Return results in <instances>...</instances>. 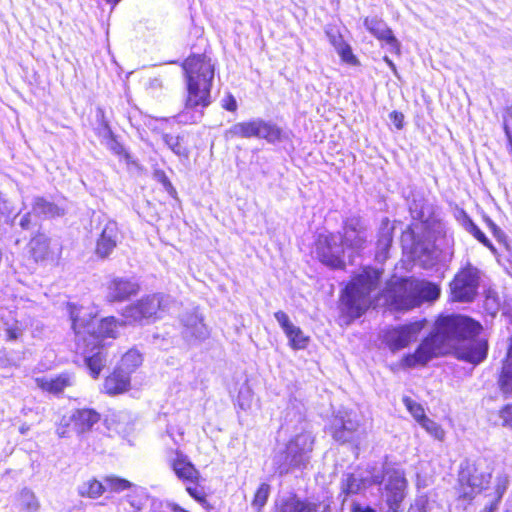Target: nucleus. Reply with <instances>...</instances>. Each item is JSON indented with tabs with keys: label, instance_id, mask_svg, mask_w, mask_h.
I'll return each mask as SVG.
<instances>
[{
	"label": "nucleus",
	"instance_id": "nucleus-1",
	"mask_svg": "<svg viewBox=\"0 0 512 512\" xmlns=\"http://www.w3.org/2000/svg\"><path fill=\"white\" fill-rule=\"evenodd\" d=\"M482 326L473 319L462 315L440 317L434 331L426 337L414 353L402 359V365L408 368L424 366L434 357L455 350L457 357L472 364H479L487 356L488 345L484 339L477 338Z\"/></svg>",
	"mask_w": 512,
	"mask_h": 512
},
{
	"label": "nucleus",
	"instance_id": "nucleus-2",
	"mask_svg": "<svg viewBox=\"0 0 512 512\" xmlns=\"http://www.w3.org/2000/svg\"><path fill=\"white\" fill-rule=\"evenodd\" d=\"M293 423L295 435L290 438L285 449L276 451L272 458L274 469L280 475L288 473L292 468L305 467L312 452L313 437L307 431V423L302 414L294 409L286 413L283 427L289 430Z\"/></svg>",
	"mask_w": 512,
	"mask_h": 512
},
{
	"label": "nucleus",
	"instance_id": "nucleus-3",
	"mask_svg": "<svg viewBox=\"0 0 512 512\" xmlns=\"http://www.w3.org/2000/svg\"><path fill=\"white\" fill-rule=\"evenodd\" d=\"M440 287L427 280L393 277L383 292L388 306L394 310L407 311L433 302L440 296Z\"/></svg>",
	"mask_w": 512,
	"mask_h": 512
},
{
	"label": "nucleus",
	"instance_id": "nucleus-4",
	"mask_svg": "<svg viewBox=\"0 0 512 512\" xmlns=\"http://www.w3.org/2000/svg\"><path fill=\"white\" fill-rule=\"evenodd\" d=\"M187 97L186 109L206 108L211 104V87L214 65L206 55H193L183 63Z\"/></svg>",
	"mask_w": 512,
	"mask_h": 512
},
{
	"label": "nucleus",
	"instance_id": "nucleus-5",
	"mask_svg": "<svg viewBox=\"0 0 512 512\" xmlns=\"http://www.w3.org/2000/svg\"><path fill=\"white\" fill-rule=\"evenodd\" d=\"M381 272L373 268H364L346 286L342 296V305L352 318L360 317L370 306V293L376 289Z\"/></svg>",
	"mask_w": 512,
	"mask_h": 512
},
{
	"label": "nucleus",
	"instance_id": "nucleus-6",
	"mask_svg": "<svg viewBox=\"0 0 512 512\" xmlns=\"http://www.w3.org/2000/svg\"><path fill=\"white\" fill-rule=\"evenodd\" d=\"M72 320V328L76 334L78 341H83L90 344L98 345L100 339L116 338L118 335V328L122 326L115 317L103 318L95 330V320L91 313L83 308H72L70 311Z\"/></svg>",
	"mask_w": 512,
	"mask_h": 512
},
{
	"label": "nucleus",
	"instance_id": "nucleus-7",
	"mask_svg": "<svg viewBox=\"0 0 512 512\" xmlns=\"http://www.w3.org/2000/svg\"><path fill=\"white\" fill-rule=\"evenodd\" d=\"M171 298L163 294H152L142 297L123 309L122 316L126 323L132 324L145 319L162 317L171 304Z\"/></svg>",
	"mask_w": 512,
	"mask_h": 512
},
{
	"label": "nucleus",
	"instance_id": "nucleus-8",
	"mask_svg": "<svg viewBox=\"0 0 512 512\" xmlns=\"http://www.w3.org/2000/svg\"><path fill=\"white\" fill-rule=\"evenodd\" d=\"M481 278L478 268L467 265L462 268L450 283L451 296L454 301L470 302L477 295Z\"/></svg>",
	"mask_w": 512,
	"mask_h": 512
},
{
	"label": "nucleus",
	"instance_id": "nucleus-9",
	"mask_svg": "<svg viewBox=\"0 0 512 512\" xmlns=\"http://www.w3.org/2000/svg\"><path fill=\"white\" fill-rule=\"evenodd\" d=\"M316 255L326 266L342 268L344 266V248L341 244V235L320 234L316 241Z\"/></svg>",
	"mask_w": 512,
	"mask_h": 512
},
{
	"label": "nucleus",
	"instance_id": "nucleus-10",
	"mask_svg": "<svg viewBox=\"0 0 512 512\" xmlns=\"http://www.w3.org/2000/svg\"><path fill=\"white\" fill-rule=\"evenodd\" d=\"M179 319L181 334L189 344L202 342L209 337V329L204 323L203 315L197 308L185 311Z\"/></svg>",
	"mask_w": 512,
	"mask_h": 512
},
{
	"label": "nucleus",
	"instance_id": "nucleus-11",
	"mask_svg": "<svg viewBox=\"0 0 512 512\" xmlns=\"http://www.w3.org/2000/svg\"><path fill=\"white\" fill-rule=\"evenodd\" d=\"M425 321H416L385 331L383 340L391 351L401 350L417 340Z\"/></svg>",
	"mask_w": 512,
	"mask_h": 512
},
{
	"label": "nucleus",
	"instance_id": "nucleus-12",
	"mask_svg": "<svg viewBox=\"0 0 512 512\" xmlns=\"http://www.w3.org/2000/svg\"><path fill=\"white\" fill-rule=\"evenodd\" d=\"M491 480V472L481 469L480 465L466 464L459 473V482L464 495L471 497L472 493L481 491Z\"/></svg>",
	"mask_w": 512,
	"mask_h": 512
},
{
	"label": "nucleus",
	"instance_id": "nucleus-13",
	"mask_svg": "<svg viewBox=\"0 0 512 512\" xmlns=\"http://www.w3.org/2000/svg\"><path fill=\"white\" fill-rule=\"evenodd\" d=\"M344 234L341 235L343 248L359 251L367 242V231L362 220L358 216L349 217L344 223Z\"/></svg>",
	"mask_w": 512,
	"mask_h": 512
},
{
	"label": "nucleus",
	"instance_id": "nucleus-14",
	"mask_svg": "<svg viewBox=\"0 0 512 512\" xmlns=\"http://www.w3.org/2000/svg\"><path fill=\"white\" fill-rule=\"evenodd\" d=\"M386 477V502L392 512H397L400 503L405 497L407 482L403 472L396 469L388 470Z\"/></svg>",
	"mask_w": 512,
	"mask_h": 512
},
{
	"label": "nucleus",
	"instance_id": "nucleus-15",
	"mask_svg": "<svg viewBox=\"0 0 512 512\" xmlns=\"http://www.w3.org/2000/svg\"><path fill=\"white\" fill-rule=\"evenodd\" d=\"M167 458L179 479L189 483H196L198 481L200 477L198 470L179 449H170L167 453Z\"/></svg>",
	"mask_w": 512,
	"mask_h": 512
},
{
	"label": "nucleus",
	"instance_id": "nucleus-16",
	"mask_svg": "<svg viewBox=\"0 0 512 512\" xmlns=\"http://www.w3.org/2000/svg\"><path fill=\"white\" fill-rule=\"evenodd\" d=\"M333 436L337 441L347 442L353 439L359 427L358 415L354 411L340 410L334 420Z\"/></svg>",
	"mask_w": 512,
	"mask_h": 512
},
{
	"label": "nucleus",
	"instance_id": "nucleus-17",
	"mask_svg": "<svg viewBox=\"0 0 512 512\" xmlns=\"http://www.w3.org/2000/svg\"><path fill=\"white\" fill-rule=\"evenodd\" d=\"M365 28L379 41L384 42L393 53H399L400 44L388 25L378 17H366L363 21Z\"/></svg>",
	"mask_w": 512,
	"mask_h": 512
},
{
	"label": "nucleus",
	"instance_id": "nucleus-18",
	"mask_svg": "<svg viewBox=\"0 0 512 512\" xmlns=\"http://www.w3.org/2000/svg\"><path fill=\"white\" fill-rule=\"evenodd\" d=\"M274 316L288 338L290 347L295 350L305 349L309 337L304 334L301 328L294 325L283 311H277Z\"/></svg>",
	"mask_w": 512,
	"mask_h": 512
},
{
	"label": "nucleus",
	"instance_id": "nucleus-19",
	"mask_svg": "<svg viewBox=\"0 0 512 512\" xmlns=\"http://www.w3.org/2000/svg\"><path fill=\"white\" fill-rule=\"evenodd\" d=\"M138 291L139 285L136 281L129 278H114L107 285V299L110 302L124 301L136 295Z\"/></svg>",
	"mask_w": 512,
	"mask_h": 512
},
{
	"label": "nucleus",
	"instance_id": "nucleus-20",
	"mask_svg": "<svg viewBox=\"0 0 512 512\" xmlns=\"http://www.w3.org/2000/svg\"><path fill=\"white\" fill-rule=\"evenodd\" d=\"M119 238L117 223L107 221L102 228L99 238L96 242V254L99 257H107L116 247Z\"/></svg>",
	"mask_w": 512,
	"mask_h": 512
},
{
	"label": "nucleus",
	"instance_id": "nucleus-21",
	"mask_svg": "<svg viewBox=\"0 0 512 512\" xmlns=\"http://www.w3.org/2000/svg\"><path fill=\"white\" fill-rule=\"evenodd\" d=\"M320 508V504L301 500L296 495L290 494L278 500L275 512H322Z\"/></svg>",
	"mask_w": 512,
	"mask_h": 512
},
{
	"label": "nucleus",
	"instance_id": "nucleus-22",
	"mask_svg": "<svg viewBox=\"0 0 512 512\" xmlns=\"http://www.w3.org/2000/svg\"><path fill=\"white\" fill-rule=\"evenodd\" d=\"M129 387L130 376L118 368L105 379L103 384L104 392L109 395L124 393L129 389Z\"/></svg>",
	"mask_w": 512,
	"mask_h": 512
},
{
	"label": "nucleus",
	"instance_id": "nucleus-23",
	"mask_svg": "<svg viewBox=\"0 0 512 512\" xmlns=\"http://www.w3.org/2000/svg\"><path fill=\"white\" fill-rule=\"evenodd\" d=\"M35 382L42 390L57 394L73 384V377L68 373H62L54 378L38 377Z\"/></svg>",
	"mask_w": 512,
	"mask_h": 512
},
{
	"label": "nucleus",
	"instance_id": "nucleus-24",
	"mask_svg": "<svg viewBox=\"0 0 512 512\" xmlns=\"http://www.w3.org/2000/svg\"><path fill=\"white\" fill-rule=\"evenodd\" d=\"M393 240V226L388 219L382 222V227L377 240L375 258L378 262H384L388 258V252Z\"/></svg>",
	"mask_w": 512,
	"mask_h": 512
},
{
	"label": "nucleus",
	"instance_id": "nucleus-25",
	"mask_svg": "<svg viewBox=\"0 0 512 512\" xmlns=\"http://www.w3.org/2000/svg\"><path fill=\"white\" fill-rule=\"evenodd\" d=\"M258 134V118H256L232 125L225 131L224 137L226 140H232L235 138H258Z\"/></svg>",
	"mask_w": 512,
	"mask_h": 512
},
{
	"label": "nucleus",
	"instance_id": "nucleus-26",
	"mask_svg": "<svg viewBox=\"0 0 512 512\" xmlns=\"http://www.w3.org/2000/svg\"><path fill=\"white\" fill-rule=\"evenodd\" d=\"M32 212L39 217L54 218L63 216L65 207L51 202L44 197H35L32 203Z\"/></svg>",
	"mask_w": 512,
	"mask_h": 512
},
{
	"label": "nucleus",
	"instance_id": "nucleus-27",
	"mask_svg": "<svg viewBox=\"0 0 512 512\" xmlns=\"http://www.w3.org/2000/svg\"><path fill=\"white\" fill-rule=\"evenodd\" d=\"M326 35L344 62L348 64L356 63V57L353 55L350 45L344 41L343 36L337 30L332 28L326 29Z\"/></svg>",
	"mask_w": 512,
	"mask_h": 512
},
{
	"label": "nucleus",
	"instance_id": "nucleus-28",
	"mask_svg": "<svg viewBox=\"0 0 512 512\" xmlns=\"http://www.w3.org/2000/svg\"><path fill=\"white\" fill-rule=\"evenodd\" d=\"M74 430L77 433H84L90 430L100 420V415L93 409H78L73 413Z\"/></svg>",
	"mask_w": 512,
	"mask_h": 512
},
{
	"label": "nucleus",
	"instance_id": "nucleus-29",
	"mask_svg": "<svg viewBox=\"0 0 512 512\" xmlns=\"http://www.w3.org/2000/svg\"><path fill=\"white\" fill-rule=\"evenodd\" d=\"M91 351H85V362L90 371L92 377L97 378L106 364L107 355L104 352L103 347H97V351L93 353V349Z\"/></svg>",
	"mask_w": 512,
	"mask_h": 512
},
{
	"label": "nucleus",
	"instance_id": "nucleus-30",
	"mask_svg": "<svg viewBox=\"0 0 512 512\" xmlns=\"http://www.w3.org/2000/svg\"><path fill=\"white\" fill-rule=\"evenodd\" d=\"M258 138L265 139L268 143H276L282 140L283 132L276 124L258 118Z\"/></svg>",
	"mask_w": 512,
	"mask_h": 512
},
{
	"label": "nucleus",
	"instance_id": "nucleus-31",
	"mask_svg": "<svg viewBox=\"0 0 512 512\" xmlns=\"http://www.w3.org/2000/svg\"><path fill=\"white\" fill-rule=\"evenodd\" d=\"M104 492V480L100 482L95 478H91L78 486V493L82 497L96 499L103 495Z\"/></svg>",
	"mask_w": 512,
	"mask_h": 512
},
{
	"label": "nucleus",
	"instance_id": "nucleus-32",
	"mask_svg": "<svg viewBox=\"0 0 512 512\" xmlns=\"http://www.w3.org/2000/svg\"><path fill=\"white\" fill-rule=\"evenodd\" d=\"M17 500L20 508L25 512H38L40 509V502L37 496L28 488H23L18 493Z\"/></svg>",
	"mask_w": 512,
	"mask_h": 512
},
{
	"label": "nucleus",
	"instance_id": "nucleus-33",
	"mask_svg": "<svg viewBox=\"0 0 512 512\" xmlns=\"http://www.w3.org/2000/svg\"><path fill=\"white\" fill-rule=\"evenodd\" d=\"M141 363V354L137 350L131 349L123 355L118 369H121L122 372L130 376V374L134 372L141 365Z\"/></svg>",
	"mask_w": 512,
	"mask_h": 512
},
{
	"label": "nucleus",
	"instance_id": "nucleus-34",
	"mask_svg": "<svg viewBox=\"0 0 512 512\" xmlns=\"http://www.w3.org/2000/svg\"><path fill=\"white\" fill-rule=\"evenodd\" d=\"M31 250L36 260H44L48 256L49 239L45 235L35 236L31 242Z\"/></svg>",
	"mask_w": 512,
	"mask_h": 512
},
{
	"label": "nucleus",
	"instance_id": "nucleus-35",
	"mask_svg": "<svg viewBox=\"0 0 512 512\" xmlns=\"http://www.w3.org/2000/svg\"><path fill=\"white\" fill-rule=\"evenodd\" d=\"M499 386L504 394L512 395V361H503L502 371L499 377Z\"/></svg>",
	"mask_w": 512,
	"mask_h": 512
},
{
	"label": "nucleus",
	"instance_id": "nucleus-36",
	"mask_svg": "<svg viewBox=\"0 0 512 512\" xmlns=\"http://www.w3.org/2000/svg\"><path fill=\"white\" fill-rule=\"evenodd\" d=\"M435 251L430 248L428 245H424L421 243L413 244L411 248V254L415 259H419L423 262L424 265H432Z\"/></svg>",
	"mask_w": 512,
	"mask_h": 512
},
{
	"label": "nucleus",
	"instance_id": "nucleus-37",
	"mask_svg": "<svg viewBox=\"0 0 512 512\" xmlns=\"http://www.w3.org/2000/svg\"><path fill=\"white\" fill-rule=\"evenodd\" d=\"M144 506L143 499L135 494H128L119 502V512H138Z\"/></svg>",
	"mask_w": 512,
	"mask_h": 512
},
{
	"label": "nucleus",
	"instance_id": "nucleus-38",
	"mask_svg": "<svg viewBox=\"0 0 512 512\" xmlns=\"http://www.w3.org/2000/svg\"><path fill=\"white\" fill-rule=\"evenodd\" d=\"M133 485L126 479L119 478L117 476H106L104 478L105 492L119 493L126 489L131 488Z\"/></svg>",
	"mask_w": 512,
	"mask_h": 512
},
{
	"label": "nucleus",
	"instance_id": "nucleus-39",
	"mask_svg": "<svg viewBox=\"0 0 512 512\" xmlns=\"http://www.w3.org/2000/svg\"><path fill=\"white\" fill-rule=\"evenodd\" d=\"M402 402L418 424H420V422H422L427 417L424 407L420 403L416 402L408 396H404L402 398Z\"/></svg>",
	"mask_w": 512,
	"mask_h": 512
},
{
	"label": "nucleus",
	"instance_id": "nucleus-40",
	"mask_svg": "<svg viewBox=\"0 0 512 512\" xmlns=\"http://www.w3.org/2000/svg\"><path fill=\"white\" fill-rule=\"evenodd\" d=\"M4 331L8 340H17L24 332V326L21 322L10 317L4 321Z\"/></svg>",
	"mask_w": 512,
	"mask_h": 512
},
{
	"label": "nucleus",
	"instance_id": "nucleus-41",
	"mask_svg": "<svg viewBox=\"0 0 512 512\" xmlns=\"http://www.w3.org/2000/svg\"><path fill=\"white\" fill-rule=\"evenodd\" d=\"M466 230L471 233L479 242L490 249V251L496 254V248L493 246L491 241L486 235L479 229V227L471 220L467 219L465 223Z\"/></svg>",
	"mask_w": 512,
	"mask_h": 512
},
{
	"label": "nucleus",
	"instance_id": "nucleus-42",
	"mask_svg": "<svg viewBox=\"0 0 512 512\" xmlns=\"http://www.w3.org/2000/svg\"><path fill=\"white\" fill-rule=\"evenodd\" d=\"M419 425L436 440L442 441L445 438V431L434 420L426 417Z\"/></svg>",
	"mask_w": 512,
	"mask_h": 512
},
{
	"label": "nucleus",
	"instance_id": "nucleus-43",
	"mask_svg": "<svg viewBox=\"0 0 512 512\" xmlns=\"http://www.w3.org/2000/svg\"><path fill=\"white\" fill-rule=\"evenodd\" d=\"M270 494V486L266 483H262L257 489L254 499L252 501V506L257 510L261 511V509L265 506L268 497Z\"/></svg>",
	"mask_w": 512,
	"mask_h": 512
},
{
	"label": "nucleus",
	"instance_id": "nucleus-44",
	"mask_svg": "<svg viewBox=\"0 0 512 512\" xmlns=\"http://www.w3.org/2000/svg\"><path fill=\"white\" fill-rule=\"evenodd\" d=\"M164 143L178 156H187V149L182 145L179 136L163 135Z\"/></svg>",
	"mask_w": 512,
	"mask_h": 512
},
{
	"label": "nucleus",
	"instance_id": "nucleus-45",
	"mask_svg": "<svg viewBox=\"0 0 512 512\" xmlns=\"http://www.w3.org/2000/svg\"><path fill=\"white\" fill-rule=\"evenodd\" d=\"M72 430H74L73 415L63 416L56 428V434L60 438H66L70 436Z\"/></svg>",
	"mask_w": 512,
	"mask_h": 512
},
{
	"label": "nucleus",
	"instance_id": "nucleus-46",
	"mask_svg": "<svg viewBox=\"0 0 512 512\" xmlns=\"http://www.w3.org/2000/svg\"><path fill=\"white\" fill-rule=\"evenodd\" d=\"M96 117H97V121L99 124V127H98L99 135L102 136L103 138H112L113 132L110 128L109 122L106 119L104 110L102 108H97Z\"/></svg>",
	"mask_w": 512,
	"mask_h": 512
},
{
	"label": "nucleus",
	"instance_id": "nucleus-47",
	"mask_svg": "<svg viewBox=\"0 0 512 512\" xmlns=\"http://www.w3.org/2000/svg\"><path fill=\"white\" fill-rule=\"evenodd\" d=\"M363 486L364 483L362 480L353 475H349L343 482L342 490L346 494H356L363 488Z\"/></svg>",
	"mask_w": 512,
	"mask_h": 512
},
{
	"label": "nucleus",
	"instance_id": "nucleus-48",
	"mask_svg": "<svg viewBox=\"0 0 512 512\" xmlns=\"http://www.w3.org/2000/svg\"><path fill=\"white\" fill-rule=\"evenodd\" d=\"M509 486V478L505 474H501L496 478L495 484V492L493 495V499H496L501 502L503 495L505 494L507 488Z\"/></svg>",
	"mask_w": 512,
	"mask_h": 512
},
{
	"label": "nucleus",
	"instance_id": "nucleus-49",
	"mask_svg": "<svg viewBox=\"0 0 512 512\" xmlns=\"http://www.w3.org/2000/svg\"><path fill=\"white\" fill-rule=\"evenodd\" d=\"M501 425L512 430V403L503 406L498 412Z\"/></svg>",
	"mask_w": 512,
	"mask_h": 512
},
{
	"label": "nucleus",
	"instance_id": "nucleus-50",
	"mask_svg": "<svg viewBox=\"0 0 512 512\" xmlns=\"http://www.w3.org/2000/svg\"><path fill=\"white\" fill-rule=\"evenodd\" d=\"M410 210L413 216L422 222H427L432 214V207L429 205L423 206L419 211H417V204L414 203L410 207Z\"/></svg>",
	"mask_w": 512,
	"mask_h": 512
},
{
	"label": "nucleus",
	"instance_id": "nucleus-51",
	"mask_svg": "<svg viewBox=\"0 0 512 512\" xmlns=\"http://www.w3.org/2000/svg\"><path fill=\"white\" fill-rule=\"evenodd\" d=\"M221 106L227 111L235 112L238 108L237 101L235 97L228 93L222 100H221Z\"/></svg>",
	"mask_w": 512,
	"mask_h": 512
},
{
	"label": "nucleus",
	"instance_id": "nucleus-52",
	"mask_svg": "<svg viewBox=\"0 0 512 512\" xmlns=\"http://www.w3.org/2000/svg\"><path fill=\"white\" fill-rule=\"evenodd\" d=\"M251 393L249 389H246L244 391H240L238 396V404L242 409H248L250 407L251 403Z\"/></svg>",
	"mask_w": 512,
	"mask_h": 512
},
{
	"label": "nucleus",
	"instance_id": "nucleus-53",
	"mask_svg": "<svg viewBox=\"0 0 512 512\" xmlns=\"http://www.w3.org/2000/svg\"><path fill=\"white\" fill-rule=\"evenodd\" d=\"M186 490L189 493V495L192 496L198 502L204 501V496H205L204 492L197 485H195V486H187Z\"/></svg>",
	"mask_w": 512,
	"mask_h": 512
},
{
	"label": "nucleus",
	"instance_id": "nucleus-54",
	"mask_svg": "<svg viewBox=\"0 0 512 512\" xmlns=\"http://www.w3.org/2000/svg\"><path fill=\"white\" fill-rule=\"evenodd\" d=\"M391 122L394 124V126L397 129H402L403 127V121H404V115L397 111H392L389 115Z\"/></svg>",
	"mask_w": 512,
	"mask_h": 512
},
{
	"label": "nucleus",
	"instance_id": "nucleus-55",
	"mask_svg": "<svg viewBox=\"0 0 512 512\" xmlns=\"http://www.w3.org/2000/svg\"><path fill=\"white\" fill-rule=\"evenodd\" d=\"M500 501L491 498L484 506V508L480 512H496L498 510V506Z\"/></svg>",
	"mask_w": 512,
	"mask_h": 512
},
{
	"label": "nucleus",
	"instance_id": "nucleus-56",
	"mask_svg": "<svg viewBox=\"0 0 512 512\" xmlns=\"http://www.w3.org/2000/svg\"><path fill=\"white\" fill-rule=\"evenodd\" d=\"M351 512H376V510L370 506L362 505L358 502H353L351 505Z\"/></svg>",
	"mask_w": 512,
	"mask_h": 512
},
{
	"label": "nucleus",
	"instance_id": "nucleus-57",
	"mask_svg": "<svg viewBox=\"0 0 512 512\" xmlns=\"http://www.w3.org/2000/svg\"><path fill=\"white\" fill-rule=\"evenodd\" d=\"M108 140H110V143H109V148L115 153V154H122L123 152V147L120 143H118L117 141H115L114 139V136L112 138H107Z\"/></svg>",
	"mask_w": 512,
	"mask_h": 512
},
{
	"label": "nucleus",
	"instance_id": "nucleus-58",
	"mask_svg": "<svg viewBox=\"0 0 512 512\" xmlns=\"http://www.w3.org/2000/svg\"><path fill=\"white\" fill-rule=\"evenodd\" d=\"M485 305L487 309L491 310L492 312L498 309V303L496 301V298L492 297L491 295H488L486 297Z\"/></svg>",
	"mask_w": 512,
	"mask_h": 512
},
{
	"label": "nucleus",
	"instance_id": "nucleus-59",
	"mask_svg": "<svg viewBox=\"0 0 512 512\" xmlns=\"http://www.w3.org/2000/svg\"><path fill=\"white\" fill-rule=\"evenodd\" d=\"M487 224L490 227L491 231L493 232V235L496 238L500 239L501 236L503 235V232L501 231V229L490 219L487 220Z\"/></svg>",
	"mask_w": 512,
	"mask_h": 512
},
{
	"label": "nucleus",
	"instance_id": "nucleus-60",
	"mask_svg": "<svg viewBox=\"0 0 512 512\" xmlns=\"http://www.w3.org/2000/svg\"><path fill=\"white\" fill-rule=\"evenodd\" d=\"M504 132L508 140L509 152L512 154V133L506 123H504Z\"/></svg>",
	"mask_w": 512,
	"mask_h": 512
},
{
	"label": "nucleus",
	"instance_id": "nucleus-61",
	"mask_svg": "<svg viewBox=\"0 0 512 512\" xmlns=\"http://www.w3.org/2000/svg\"><path fill=\"white\" fill-rule=\"evenodd\" d=\"M30 222V213L25 214L20 220V226L22 228H27Z\"/></svg>",
	"mask_w": 512,
	"mask_h": 512
},
{
	"label": "nucleus",
	"instance_id": "nucleus-62",
	"mask_svg": "<svg viewBox=\"0 0 512 512\" xmlns=\"http://www.w3.org/2000/svg\"><path fill=\"white\" fill-rule=\"evenodd\" d=\"M509 361H512V337L509 339V346L506 354V358Z\"/></svg>",
	"mask_w": 512,
	"mask_h": 512
},
{
	"label": "nucleus",
	"instance_id": "nucleus-63",
	"mask_svg": "<svg viewBox=\"0 0 512 512\" xmlns=\"http://www.w3.org/2000/svg\"><path fill=\"white\" fill-rule=\"evenodd\" d=\"M384 61L387 63V65L396 73V66L393 63L392 60H390L387 56L384 57Z\"/></svg>",
	"mask_w": 512,
	"mask_h": 512
},
{
	"label": "nucleus",
	"instance_id": "nucleus-64",
	"mask_svg": "<svg viewBox=\"0 0 512 512\" xmlns=\"http://www.w3.org/2000/svg\"><path fill=\"white\" fill-rule=\"evenodd\" d=\"M506 113H507V116L512 119V106L507 109Z\"/></svg>",
	"mask_w": 512,
	"mask_h": 512
}]
</instances>
